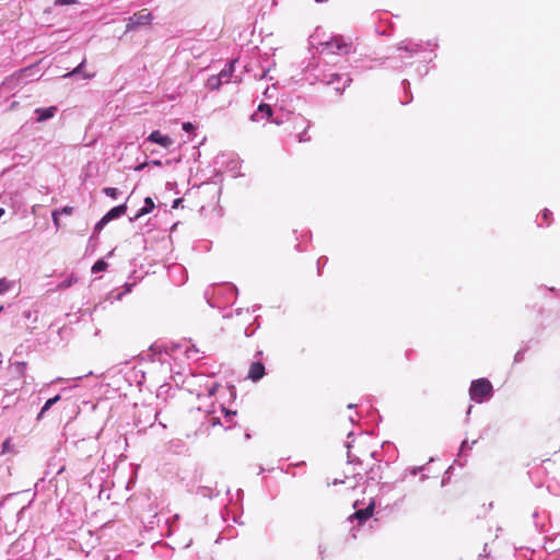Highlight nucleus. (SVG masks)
I'll return each mask as SVG.
<instances>
[{
    "label": "nucleus",
    "instance_id": "nucleus-1",
    "mask_svg": "<svg viewBox=\"0 0 560 560\" xmlns=\"http://www.w3.org/2000/svg\"><path fill=\"white\" fill-rule=\"evenodd\" d=\"M38 68L33 65L25 67L4 79L2 85L7 89H14L20 83H26L39 78Z\"/></svg>",
    "mask_w": 560,
    "mask_h": 560
},
{
    "label": "nucleus",
    "instance_id": "nucleus-2",
    "mask_svg": "<svg viewBox=\"0 0 560 560\" xmlns=\"http://www.w3.org/2000/svg\"><path fill=\"white\" fill-rule=\"evenodd\" d=\"M469 395L472 400L481 402L483 399H489L492 396V385L487 378L472 381Z\"/></svg>",
    "mask_w": 560,
    "mask_h": 560
},
{
    "label": "nucleus",
    "instance_id": "nucleus-3",
    "mask_svg": "<svg viewBox=\"0 0 560 560\" xmlns=\"http://www.w3.org/2000/svg\"><path fill=\"white\" fill-rule=\"evenodd\" d=\"M318 80L326 85H335V91L338 93H342V91L352 82L350 75L346 73H323Z\"/></svg>",
    "mask_w": 560,
    "mask_h": 560
},
{
    "label": "nucleus",
    "instance_id": "nucleus-4",
    "mask_svg": "<svg viewBox=\"0 0 560 560\" xmlns=\"http://www.w3.org/2000/svg\"><path fill=\"white\" fill-rule=\"evenodd\" d=\"M152 21V14L147 9H143L128 19L126 24V32L135 31L139 26L149 25Z\"/></svg>",
    "mask_w": 560,
    "mask_h": 560
},
{
    "label": "nucleus",
    "instance_id": "nucleus-5",
    "mask_svg": "<svg viewBox=\"0 0 560 560\" xmlns=\"http://www.w3.org/2000/svg\"><path fill=\"white\" fill-rule=\"evenodd\" d=\"M325 45L332 54L339 55H348L352 48L351 42L346 40L342 36H335Z\"/></svg>",
    "mask_w": 560,
    "mask_h": 560
},
{
    "label": "nucleus",
    "instance_id": "nucleus-6",
    "mask_svg": "<svg viewBox=\"0 0 560 560\" xmlns=\"http://www.w3.org/2000/svg\"><path fill=\"white\" fill-rule=\"evenodd\" d=\"M147 140L158 143L163 148H170L173 144V140L170 137L162 135L159 130L151 132Z\"/></svg>",
    "mask_w": 560,
    "mask_h": 560
},
{
    "label": "nucleus",
    "instance_id": "nucleus-7",
    "mask_svg": "<svg viewBox=\"0 0 560 560\" xmlns=\"http://www.w3.org/2000/svg\"><path fill=\"white\" fill-rule=\"evenodd\" d=\"M265 375V366L260 362H253L249 366L248 377L253 382L261 380Z\"/></svg>",
    "mask_w": 560,
    "mask_h": 560
},
{
    "label": "nucleus",
    "instance_id": "nucleus-8",
    "mask_svg": "<svg viewBox=\"0 0 560 560\" xmlns=\"http://www.w3.org/2000/svg\"><path fill=\"white\" fill-rule=\"evenodd\" d=\"M235 62L236 60L229 61L228 63H225L224 68L218 73L223 84L229 83L231 81L235 70Z\"/></svg>",
    "mask_w": 560,
    "mask_h": 560
},
{
    "label": "nucleus",
    "instance_id": "nucleus-9",
    "mask_svg": "<svg viewBox=\"0 0 560 560\" xmlns=\"http://www.w3.org/2000/svg\"><path fill=\"white\" fill-rule=\"evenodd\" d=\"M271 116L272 109L270 105L262 103L258 106V110L250 116V119L253 121H260L261 119L269 118Z\"/></svg>",
    "mask_w": 560,
    "mask_h": 560
},
{
    "label": "nucleus",
    "instance_id": "nucleus-10",
    "mask_svg": "<svg viewBox=\"0 0 560 560\" xmlns=\"http://www.w3.org/2000/svg\"><path fill=\"white\" fill-rule=\"evenodd\" d=\"M57 113L56 106H50L47 108H36L35 114L37 115V121L43 122L45 120H48L55 116Z\"/></svg>",
    "mask_w": 560,
    "mask_h": 560
},
{
    "label": "nucleus",
    "instance_id": "nucleus-11",
    "mask_svg": "<svg viewBox=\"0 0 560 560\" xmlns=\"http://www.w3.org/2000/svg\"><path fill=\"white\" fill-rule=\"evenodd\" d=\"M153 208H154V202H153L152 198L147 197L144 199V206L138 210V212L135 214L133 218L130 219V221H136L139 218L150 213L153 210Z\"/></svg>",
    "mask_w": 560,
    "mask_h": 560
},
{
    "label": "nucleus",
    "instance_id": "nucleus-12",
    "mask_svg": "<svg viewBox=\"0 0 560 560\" xmlns=\"http://www.w3.org/2000/svg\"><path fill=\"white\" fill-rule=\"evenodd\" d=\"M373 511H374V504L371 503L369 506H366L365 509H362V510H359L357 511L352 517L358 520L359 523H363L365 522L366 520H369L372 514H373Z\"/></svg>",
    "mask_w": 560,
    "mask_h": 560
},
{
    "label": "nucleus",
    "instance_id": "nucleus-13",
    "mask_svg": "<svg viewBox=\"0 0 560 560\" xmlns=\"http://www.w3.org/2000/svg\"><path fill=\"white\" fill-rule=\"evenodd\" d=\"M127 211V206L125 203L116 206L112 208L104 217L108 222H110L114 219H118L121 215H124Z\"/></svg>",
    "mask_w": 560,
    "mask_h": 560
},
{
    "label": "nucleus",
    "instance_id": "nucleus-14",
    "mask_svg": "<svg viewBox=\"0 0 560 560\" xmlns=\"http://www.w3.org/2000/svg\"><path fill=\"white\" fill-rule=\"evenodd\" d=\"M421 48L420 44L413 43L412 40H402L398 44L397 49L409 52L410 55L419 51Z\"/></svg>",
    "mask_w": 560,
    "mask_h": 560
},
{
    "label": "nucleus",
    "instance_id": "nucleus-15",
    "mask_svg": "<svg viewBox=\"0 0 560 560\" xmlns=\"http://www.w3.org/2000/svg\"><path fill=\"white\" fill-rule=\"evenodd\" d=\"M223 83L221 82L218 74L211 75L208 78L206 86L211 91H217L221 88Z\"/></svg>",
    "mask_w": 560,
    "mask_h": 560
},
{
    "label": "nucleus",
    "instance_id": "nucleus-16",
    "mask_svg": "<svg viewBox=\"0 0 560 560\" xmlns=\"http://www.w3.org/2000/svg\"><path fill=\"white\" fill-rule=\"evenodd\" d=\"M59 400H60V395H56L55 397L49 398L43 406V408L38 415V418H40L47 410H49Z\"/></svg>",
    "mask_w": 560,
    "mask_h": 560
},
{
    "label": "nucleus",
    "instance_id": "nucleus-17",
    "mask_svg": "<svg viewBox=\"0 0 560 560\" xmlns=\"http://www.w3.org/2000/svg\"><path fill=\"white\" fill-rule=\"evenodd\" d=\"M14 287V281L8 280L7 278L0 279V294H4Z\"/></svg>",
    "mask_w": 560,
    "mask_h": 560
},
{
    "label": "nucleus",
    "instance_id": "nucleus-18",
    "mask_svg": "<svg viewBox=\"0 0 560 560\" xmlns=\"http://www.w3.org/2000/svg\"><path fill=\"white\" fill-rule=\"evenodd\" d=\"M84 67H85V60H83L78 67H75L72 71L66 73L63 77L72 78L74 75L82 74Z\"/></svg>",
    "mask_w": 560,
    "mask_h": 560
},
{
    "label": "nucleus",
    "instance_id": "nucleus-19",
    "mask_svg": "<svg viewBox=\"0 0 560 560\" xmlns=\"http://www.w3.org/2000/svg\"><path fill=\"white\" fill-rule=\"evenodd\" d=\"M108 267L107 262L104 261L103 259H100L97 260L93 267H92V272L93 273H97V272H101V271H104L106 270V268Z\"/></svg>",
    "mask_w": 560,
    "mask_h": 560
},
{
    "label": "nucleus",
    "instance_id": "nucleus-20",
    "mask_svg": "<svg viewBox=\"0 0 560 560\" xmlns=\"http://www.w3.org/2000/svg\"><path fill=\"white\" fill-rule=\"evenodd\" d=\"M78 281V278L73 275H70L67 279H65L62 282L59 283L60 289H67L70 288L73 283Z\"/></svg>",
    "mask_w": 560,
    "mask_h": 560
},
{
    "label": "nucleus",
    "instance_id": "nucleus-21",
    "mask_svg": "<svg viewBox=\"0 0 560 560\" xmlns=\"http://www.w3.org/2000/svg\"><path fill=\"white\" fill-rule=\"evenodd\" d=\"M103 192L113 199H116L120 194L119 190L114 187H106L103 189Z\"/></svg>",
    "mask_w": 560,
    "mask_h": 560
},
{
    "label": "nucleus",
    "instance_id": "nucleus-22",
    "mask_svg": "<svg viewBox=\"0 0 560 560\" xmlns=\"http://www.w3.org/2000/svg\"><path fill=\"white\" fill-rule=\"evenodd\" d=\"M109 223L105 217H103L94 226V233H100L104 226Z\"/></svg>",
    "mask_w": 560,
    "mask_h": 560
},
{
    "label": "nucleus",
    "instance_id": "nucleus-23",
    "mask_svg": "<svg viewBox=\"0 0 560 560\" xmlns=\"http://www.w3.org/2000/svg\"><path fill=\"white\" fill-rule=\"evenodd\" d=\"M347 447H348V454H347L348 463L349 464H359L360 463L359 457L352 456L350 451H349L350 444H348Z\"/></svg>",
    "mask_w": 560,
    "mask_h": 560
},
{
    "label": "nucleus",
    "instance_id": "nucleus-24",
    "mask_svg": "<svg viewBox=\"0 0 560 560\" xmlns=\"http://www.w3.org/2000/svg\"><path fill=\"white\" fill-rule=\"evenodd\" d=\"M476 442L477 441L475 440L469 444L467 440L463 441L460 445V452H464L465 450H470L472 445L476 444Z\"/></svg>",
    "mask_w": 560,
    "mask_h": 560
},
{
    "label": "nucleus",
    "instance_id": "nucleus-25",
    "mask_svg": "<svg viewBox=\"0 0 560 560\" xmlns=\"http://www.w3.org/2000/svg\"><path fill=\"white\" fill-rule=\"evenodd\" d=\"M422 470H423V466H419V467H412L408 471L410 472V475L416 476L417 474H419Z\"/></svg>",
    "mask_w": 560,
    "mask_h": 560
},
{
    "label": "nucleus",
    "instance_id": "nucleus-26",
    "mask_svg": "<svg viewBox=\"0 0 560 560\" xmlns=\"http://www.w3.org/2000/svg\"><path fill=\"white\" fill-rule=\"evenodd\" d=\"M183 129L187 132H190L195 129V126L191 122H184Z\"/></svg>",
    "mask_w": 560,
    "mask_h": 560
},
{
    "label": "nucleus",
    "instance_id": "nucleus-27",
    "mask_svg": "<svg viewBox=\"0 0 560 560\" xmlns=\"http://www.w3.org/2000/svg\"><path fill=\"white\" fill-rule=\"evenodd\" d=\"M197 352H198V349H196L195 347L188 348V349L186 350V354H187V357H188L189 359H191V358H192V353H197Z\"/></svg>",
    "mask_w": 560,
    "mask_h": 560
},
{
    "label": "nucleus",
    "instance_id": "nucleus-28",
    "mask_svg": "<svg viewBox=\"0 0 560 560\" xmlns=\"http://www.w3.org/2000/svg\"><path fill=\"white\" fill-rule=\"evenodd\" d=\"M72 3H77V0H57L56 1L57 5H59V4H72Z\"/></svg>",
    "mask_w": 560,
    "mask_h": 560
},
{
    "label": "nucleus",
    "instance_id": "nucleus-29",
    "mask_svg": "<svg viewBox=\"0 0 560 560\" xmlns=\"http://www.w3.org/2000/svg\"><path fill=\"white\" fill-rule=\"evenodd\" d=\"M523 357H524V353L522 351H517L515 357H514V361L515 362H521L523 360Z\"/></svg>",
    "mask_w": 560,
    "mask_h": 560
},
{
    "label": "nucleus",
    "instance_id": "nucleus-30",
    "mask_svg": "<svg viewBox=\"0 0 560 560\" xmlns=\"http://www.w3.org/2000/svg\"><path fill=\"white\" fill-rule=\"evenodd\" d=\"M305 133H306V130H304L302 133L299 135L300 142H304V141L308 140L307 138H305Z\"/></svg>",
    "mask_w": 560,
    "mask_h": 560
},
{
    "label": "nucleus",
    "instance_id": "nucleus-31",
    "mask_svg": "<svg viewBox=\"0 0 560 560\" xmlns=\"http://www.w3.org/2000/svg\"><path fill=\"white\" fill-rule=\"evenodd\" d=\"M549 215H551V212L548 209H545L544 212H542V218L545 220H547L549 218Z\"/></svg>",
    "mask_w": 560,
    "mask_h": 560
},
{
    "label": "nucleus",
    "instance_id": "nucleus-32",
    "mask_svg": "<svg viewBox=\"0 0 560 560\" xmlns=\"http://www.w3.org/2000/svg\"><path fill=\"white\" fill-rule=\"evenodd\" d=\"M223 411L225 412V417H228V418H230L231 416L236 415V412H235V411H230V410H226V409H224V408H223Z\"/></svg>",
    "mask_w": 560,
    "mask_h": 560
},
{
    "label": "nucleus",
    "instance_id": "nucleus-33",
    "mask_svg": "<svg viewBox=\"0 0 560 560\" xmlns=\"http://www.w3.org/2000/svg\"><path fill=\"white\" fill-rule=\"evenodd\" d=\"M210 421H211V425L220 424V419L219 418H211Z\"/></svg>",
    "mask_w": 560,
    "mask_h": 560
},
{
    "label": "nucleus",
    "instance_id": "nucleus-34",
    "mask_svg": "<svg viewBox=\"0 0 560 560\" xmlns=\"http://www.w3.org/2000/svg\"><path fill=\"white\" fill-rule=\"evenodd\" d=\"M215 390L217 388L215 387H212L209 389V395H214L215 394Z\"/></svg>",
    "mask_w": 560,
    "mask_h": 560
},
{
    "label": "nucleus",
    "instance_id": "nucleus-35",
    "mask_svg": "<svg viewBox=\"0 0 560 560\" xmlns=\"http://www.w3.org/2000/svg\"><path fill=\"white\" fill-rule=\"evenodd\" d=\"M8 445H9V440H5L3 442V451H5L8 448Z\"/></svg>",
    "mask_w": 560,
    "mask_h": 560
},
{
    "label": "nucleus",
    "instance_id": "nucleus-36",
    "mask_svg": "<svg viewBox=\"0 0 560 560\" xmlns=\"http://www.w3.org/2000/svg\"><path fill=\"white\" fill-rule=\"evenodd\" d=\"M322 260H324V261L326 262L327 258H325V257H320V258H318L317 264H318V265H320V264H322Z\"/></svg>",
    "mask_w": 560,
    "mask_h": 560
},
{
    "label": "nucleus",
    "instance_id": "nucleus-37",
    "mask_svg": "<svg viewBox=\"0 0 560 560\" xmlns=\"http://www.w3.org/2000/svg\"><path fill=\"white\" fill-rule=\"evenodd\" d=\"M63 212H65V213H71V208L66 207V208L63 209Z\"/></svg>",
    "mask_w": 560,
    "mask_h": 560
},
{
    "label": "nucleus",
    "instance_id": "nucleus-38",
    "mask_svg": "<svg viewBox=\"0 0 560 560\" xmlns=\"http://www.w3.org/2000/svg\"><path fill=\"white\" fill-rule=\"evenodd\" d=\"M52 219H54L55 224H57V217H56V213H54V214H52Z\"/></svg>",
    "mask_w": 560,
    "mask_h": 560
},
{
    "label": "nucleus",
    "instance_id": "nucleus-39",
    "mask_svg": "<svg viewBox=\"0 0 560 560\" xmlns=\"http://www.w3.org/2000/svg\"><path fill=\"white\" fill-rule=\"evenodd\" d=\"M402 83H404L405 88H406V85H409V82L407 80H404Z\"/></svg>",
    "mask_w": 560,
    "mask_h": 560
},
{
    "label": "nucleus",
    "instance_id": "nucleus-40",
    "mask_svg": "<svg viewBox=\"0 0 560 560\" xmlns=\"http://www.w3.org/2000/svg\"><path fill=\"white\" fill-rule=\"evenodd\" d=\"M84 78L85 79H90V78H92V75L91 74H84Z\"/></svg>",
    "mask_w": 560,
    "mask_h": 560
},
{
    "label": "nucleus",
    "instance_id": "nucleus-41",
    "mask_svg": "<svg viewBox=\"0 0 560 560\" xmlns=\"http://www.w3.org/2000/svg\"><path fill=\"white\" fill-rule=\"evenodd\" d=\"M205 490H206L205 488L201 489V493L203 494V497H207V493L203 492Z\"/></svg>",
    "mask_w": 560,
    "mask_h": 560
},
{
    "label": "nucleus",
    "instance_id": "nucleus-42",
    "mask_svg": "<svg viewBox=\"0 0 560 560\" xmlns=\"http://www.w3.org/2000/svg\"><path fill=\"white\" fill-rule=\"evenodd\" d=\"M178 201H179V200H175V201H174V207L178 206Z\"/></svg>",
    "mask_w": 560,
    "mask_h": 560
}]
</instances>
